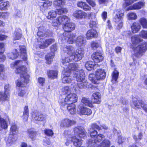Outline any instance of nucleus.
I'll use <instances>...</instances> for the list:
<instances>
[{"mask_svg":"<svg viewBox=\"0 0 147 147\" xmlns=\"http://www.w3.org/2000/svg\"><path fill=\"white\" fill-rule=\"evenodd\" d=\"M101 129V127L96 123H93L91 125L88 130L91 139L88 141V147H109L110 146V141L106 139L97 146V143L100 142L104 138V136L102 134L97 135V132L96 130L97 129L100 130Z\"/></svg>","mask_w":147,"mask_h":147,"instance_id":"nucleus-1","label":"nucleus"},{"mask_svg":"<svg viewBox=\"0 0 147 147\" xmlns=\"http://www.w3.org/2000/svg\"><path fill=\"white\" fill-rule=\"evenodd\" d=\"M65 52L70 56L71 59L76 61L81 60L84 56V51L81 49H78L75 52L74 48L71 46L65 45L63 47Z\"/></svg>","mask_w":147,"mask_h":147,"instance_id":"nucleus-2","label":"nucleus"},{"mask_svg":"<svg viewBox=\"0 0 147 147\" xmlns=\"http://www.w3.org/2000/svg\"><path fill=\"white\" fill-rule=\"evenodd\" d=\"M73 77L78 82V86L79 88H85L88 87L89 83L85 79V74L83 70L73 72Z\"/></svg>","mask_w":147,"mask_h":147,"instance_id":"nucleus-3","label":"nucleus"},{"mask_svg":"<svg viewBox=\"0 0 147 147\" xmlns=\"http://www.w3.org/2000/svg\"><path fill=\"white\" fill-rule=\"evenodd\" d=\"M17 74H20V78L17 81V85L19 87L25 86V83H28L29 81V76L27 74L26 68L24 66H21L16 70Z\"/></svg>","mask_w":147,"mask_h":147,"instance_id":"nucleus-4","label":"nucleus"},{"mask_svg":"<svg viewBox=\"0 0 147 147\" xmlns=\"http://www.w3.org/2000/svg\"><path fill=\"white\" fill-rule=\"evenodd\" d=\"M134 51V55L137 57L142 56L147 50V42H144L134 47L131 46Z\"/></svg>","mask_w":147,"mask_h":147,"instance_id":"nucleus-5","label":"nucleus"},{"mask_svg":"<svg viewBox=\"0 0 147 147\" xmlns=\"http://www.w3.org/2000/svg\"><path fill=\"white\" fill-rule=\"evenodd\" d=\"M106 77V72L104 69H98L95 74H91L89 75V79L94 83H97V80L104 79Z\"/></svg>","mask_w":147,"mask_h":147,"instance_id":"nucleus-6","label":"nucleus"},{"mask_svg":"<svg viewBox=\"0 0 147 147\" xmlns=\"http://www.w3.org/2000/svg\"><path fill=\"white\" fill-rule=\"evenodd\" d=\"M17 128L15 124H13L10 128V132L7 141V144L9 146H11L17 139L16 131Z\"/></svg>","mask_w":147,"mask_h":147,"instance_id":"nucleus-7","label":"nucleus"},{"mask_svg":"<svg viewBox=\"0 0 147 147\" xmlns=\"http://www.w3.org/2000/svg\"><path fill=\"white\" fill-rule=\"evenodd\" d=\"M123 15V13L120 9H117L114 11L113 20L115 22L119 24L118 29L120 28L123 26L122 20Z\"/></svg>","mask_w":147,"mask_h":147,"instance_id":"nucleus-8","label":"nucleus"},{"mask_svg":"<svg viewBox=\"0 0 147 147\" xmlns=\"http://www.w3.org/2000/svg\"><path fill=\"white\" fill-rule=\"evenodd\" d=\"M78 100L77 95L75 93H70L68 94L65 98L62 99L59 103L61 106H64L65 104H70L77 102Z\"/></svg>","mask_w":147,"mask_h":147,"instance_id":"nucleus-9","label":"nucleus"},{"mask_svg":"<svg viewBox=\"0 0 147 147\" xmlns=\"http://www.w3.org/2000/svg\"><path fill=\"white\" fill-rule=\"evenodd\" d=\"M76 35L72 33L65 32L59 37V39L61 40H67L69 44H72L76 42L77 39Z\"/></svg>","mask_w":147,"mask_h":147,"instance_id":"nucleus-10","label":"nucleus"},{"mask_svg":"<svg viewBox=\"0 0 147 147\" xmlns=\"http://www.w3.org/2000/svg\"><path fill=\"white\" fill-rule=\"evenodd\" d=\"M70 57L69 58L68 57H63L62 59V62L63 65L65 66H68V68L69 70H71L74 71V72L78 70V65L77 64H71L69 63V62L73 59H71Z\"/></svg>","mask_w":147,"mask_h":147,"instance_id":"nucleus-11","label":"nucleus"},{"mask_svg":"<svg viewBox=\"0 0 147 147\" xmlns=\"http://www.w3.org/2000/svg\"><path fill=\"white\" fill-rule=\"evenodd\" d=\"M38 40L37 47H39L40 49H44L47 47L54 41V40L53 39L45 40L44 38H42L38 39Z\"/></svg>","mask_w":147,"mask_h":147,"instance_id":"nucleus-12","label":"nucleus"},{"mask_svg":"<svg viewBox=\"0 0 147 147\" xmlns=\"http://www.w3.org/2000/svg\"><path fill=\"white\" fill-rule=\"evenodd\" d=\"M72 142L74 145L76 147H80L82 144V140L78 139L76 136H74L67 139L65 144L67 146H68Z\"/></svg>","mask_w":147,"mask_h":147,"instance_id":"nucleus-13","label":"nucleus"},{"mask_svg":"<svg viewBox=\"0 0 147 147\" xmlns=\"http://www.w3.org/2000/svg\"><path fill=\"white\" fill-rule=\"evenodd\" d=\"M70 70H67L64 72L63 77L62 79V81L64 84H69L73 81V79L71 76Z\"/></svg>","mask_w":147,"mask_h":147,"instance_id":"nucleus-14","label":"nucleus"},{"mask_svg":"<svg viewBox=\"0 0 147 147\" xmlns=\"http://www.w3.org/2000/svg\"><path fill=\"white\" fill-rule=\"evenodd\" d=\"M74 134L76 136L82 138L86 137V132L85 130L80 127H75L74 129Z\"/></svg>","mask_w":147,"mask_h":147,"instance_id":"nucleus-15","label":"nucleus"},{"mask_svg":"<svg viewBox=\"0 0 147 147\" xmlns=\"http://www.w3.org/2000/svg\"><path fill=\"white\" fill-rule=\"evenodd\" d=\"M78 108L80 110V115H90L92 113V112L90 109L84 107L82 104L79 106Z\"/></svg>","mask_w":147,"mask_h":147,"instance_id":"nucleus-16","label":"nucleus"},{"mask_svg":"<svg viewBox=\"0 0 147 147\" xmlns=\"http://www.w3.org/2000/svg\"><path fill=\"white\" fill-rule=\"evenodd\" d=\"M76 123V121L74 120H71L68 119H64L61 120L60 126L63 127H67Z\"/></svg>","mask_w":147,"mask_h":147,"instance_id":"nucleus-17","label":"nucleus"},{"mask_svg":"<svg viewBox=\"0 0 147 147\" xmlns=\"http://www.w3.org/2000/svg\"><path fill=\"white\" fill-rule=\"evenodd\" d=\"M145 3L144 1H142L138 3L134 4L132 6L129 7L127 11L134 9H139L144 7L145 5Z\"/></svg>","mask_w":147,"mask_h":147,"instance_id":"nucleus-18","label":"nucleus"},{"mask_svg":"<svg viewBox=\"0 0 147 147\" xmlns=\"http://www.w3.org/2000/svg\"><path fill=\"white\" fill-rule=\"evenodd\" d=\"M75 24L72 22L66 23L64 24L63 29L66 32H71L74 30L75 28Z\"/></svg>","mask_w":147,"mask_h":147,"instance_id":"nucleus-19","label":"nucleus"},{"mask_svg":"<svg viewBox=\"0 0 147 147\" xmlns=\"http://www.w3.org/2000/svg\"><path fill=\"white\" fill-rule=\"evenodd\" d=\"M32 117L35 120L38 121H42L46 120L45 115L38 112L33 113L32 114Z\"/></svg>","mask_w":147,"mask_h":147,"instance_id":"nucleus-20","label":"nucleus"},{"mask_svg":"<svg viewBox=\"0 0 147 147\" xmlns=\"http://www.w3.org/2000/svg\"><path fill=\"white\" fill-rule=\"evenodd\" d=\"M92 59L96 63H98L102 61L103 59V57L101 53L98 52L93 53L92 55Z\"/></svg>","mask_w":147,"mask_h":147,"instance_id":"nucleus-21","label":"nucleus"},{"mask_svg":"<svg viewBox=\"0 0 147 147\" xmlns=\"http://www.w3.org/2000/svg\"><path fill=\"white\" fill-rule=\"evenodd\" d=\"M98 36L96 31L92 29L88 30L86 34V36L87 39H90L96 37Z\"/></svg>","mask_w":147,"mask_h":147,"instance_id":"nucleus-22","label":"nucleus"},{"mask_svg":"<svg viewBox=\"0 0 147 147\" xmlns=\"http://www.w3.org/2000/svg\"><path fill=\"white\" fill-rule=\"evenodd\" d=\"M101 94L98 92H96L92 94V101L94 103L99 104L100 102Z\"/></svg>","mask_w":147,"mask_h":147,"instance_id":"nucleus-23","label":"nucleus"},{"mask_svg":"<svg viewBox=\"0 0 147 147\" xmlns=\"http://www.w3.org/2000/svg\"><path fill=\"white\" fill-rule=\"evenodd\" d=\"M20 50V51L21 57L24 61L27 59V54L26 47L24 46H19Z\"/></svg>","mask_w":147,"mask_h":147,"instance_id":"nucleus-24","label":"nucleus"},{"mask_svg":"<svg viewBox=\"0 0 147 147\" xmlns=\"http://www.w3.org/2000/svg\"><path fill=\"white\" fill-rule=\"evenodd\" d=\"M22 36V32L20 28H16L15 30L13 36V39L14 40L20 39L21 38Z\"/></svg>","mask_w":147,"mask_h":147,"instance_id":"nucleus-25","label":"nucleus"},{"mask_svg":"<svg viewBox=\"0 0 147 147\" xmlns=\"http://www.w3.org/2000/svg\"><path fill=\"white\" fill-rule=\"evenodd\" d=\"M86 13L80 10H77L73 14L74 16L78 18H85Z\"/></svg>","mask_w":147,"mask_h":147,"instance_id":"nucleus-26","label":"nucleus"},{"mask_svg":"<svg viewBox=\"0 0 147 147\" xmlns=\"http://www.w3.org/2000/svg\"><path fill=\"white\" fill-rule=\"evenodd\" d=\"M86 42L84 37L83 36H80L77 38L76 43L77 45L81 46L85 44Z\"/></svg>","mask_w":147,"mask_h":147,"instance_id":"nucleus-27","label":"nucleus"},{"mask_svg":"<svg viewBox=\"0 0 147 147\" xmlns=\"http://www.w3.org/2000/svg\"><path fill=\"white\" fill-rule=\"evenodd\" d=\"M141 26L138 23L134 22L131 26V28L132 32L136 33L138 32L141 28Z\"/></svg>","mask_w":147,"mask_h":147,"instance_id":"nucleus-28","label":"nucleus"},{"mask_svg":"<svg viewBox=\"0 0 147 147\" xmlns=\"http://www.w3.org/2000/svg\"><path fill=\"white\" fill-rule=\"evenodd\" d=\"M131 42L133 45H136L142 42L143 40L141 39L139 35H135L131 38Z\"/></svg>","mask_w":147,"mask_h":147,"instance_id":"nucleus-29","label":"nucleus"},{"mask_svg":"<svg viewBox=\"0 0 147 147\" xmlns=\"http://www.w3.org/2000/svg\"><path fill=\"white\" fill-rule=\"evenodd\" d=\"M65 1L64 0H55L54 1L53 4L56 7H61L64 5Z\"/></svg>","mask_w":147,"mask_h":147,"instance_id":"nucleus-30","label":"nucleus"},{"mask_svg":"<svg viewBox=\"0 0 147 147\" xmlns=\"http://www.w3.org/2000/svg\"><path fill=\"white\" fill-rule=\"evenodd\" d=\"M67 106V110L71 114H75L76 112V106L73 104H68Z\"/></svg>","mask_w":147,"mask_h":147,"instance_id":"nucleus-31","label":"nucleus"},{"mask_svg":"<svg viewBox=\"0 0 147 147\" xmlns=\"http://www.w3.org/2000/svg\"><path fill=\"white\" fill-rule=\"evenodd\" d=\"M4 47L3 44L0 43V62L3 61L5 59V56L2 54L4 51Z\"/></svg>","mask_w":147,"mask_h":147,"instance_id":"nucleus-32","label":"nucleus"},{"mask_svg":"<svg viewBox=\"0 0 147 147\" xmlns=\"http://www.w3.org/2000/svg\"><path fill=\"white\" fill-rule=\"evenodd\" d=\"M57 18L60 25L62 23L65 24L67 22H68L70 20L68 17L65 16L59 17Z\"/></svg>","mask_w":147,"mask_h":147,"instance_id":"nucleus-33","label":"nucleus"},{"mask_svg":"<svg viewBox=\"0 0 147 147\" xmlns=\"http://www.w3.org/2000/svg\"><path fill=\"white\" fill-rule=\"evenodd\" d=\"M95 66V62L90 61H87L85 64L86 68L88 70H91Z\"/></svg>","mask_w":147,"mask_h":147,"instance_id":"nucleus-34","label":"nucleus"},{"mask_svg":"<svg viewBox=\"0 0 147 147\" xmlns=\"http://www.w3.org/2000/svg\"><path fill=\"white\" fill-rule=\"evenodd\" d=\"M81 102L86 106L90 107H93L92 104V101H90L89 99L87 98H83L81 100Z\"/></svg>","mask_w":147,"mask_h":147,"instance_id":"nucleus-35","label":"nucleus"},{"mask_svg":"<svg viewBox=\"0 0 147 147\" xmlns=\"http://www.w3.org/2000/svg\"><path fill=\"white\" fill-rule=\"evenodd\" d=\"M47 75L49 78L54 79L57 77V72L55 70H50L47 72Z\"/></svg>","mask_w":147,"mask_h":147,"instance_id":"nucleus-36","label":"nucleus"},{"mask_svg":"<svg viewBox=\"0 0 147 147\" xmlns=\"http://www.w3.org/2000/svg\"><path fill=\"white\" fill-rule=\"evenodd\" d=\"M54 56V53H51L47 54L45 58L47 63L50 64L51 63Z\"/></svg>","mask_w":147,"mask_h":147,"instance_id":"nucleus-37","label":"nucleus"},{"mask_svg":"<svg viewBox=\"0 0 147 147\" xmlns=\"http://www.w3.org/2000/svg\"><path fill=\"white\" fill-rule=\"evenodd\" d=\"M133 104L135 107L138 109L142 108V106L145 103L142 100H134L133 101Z\"/></svg>","mask_w":147,"mask_h":147,"instance_id":"nucleus-38","label":"nucleus"},{"mask_svg":"<svg viewBox=\"0 0 147 147\" xmlns=\"http://www.w3.org/2000/svg\"><path fill=\"white\" fill-rule=\"evenodd\" d=\"M28 106H25L23 113V115L22 117V118L24 121H26L28 119Z\"/></svg>","mask_w":147,"mask_h":147,"instance_id":"nucleus-39","label":"nucleus"},{"mask_svg":"<svg viewBox=\"0 0 147 147\" xmlns=\"http://www.w3.org/2000/svg\"><path fill=\"white\" fill-rule=\"evenodd\" d=\"M51 3L49 2V1H47L43 3H40L39 5L40 8L42 10H44L46 9L48 7L51 5Z\"/></svg>","mask_w":147,"mask_h":147,"instance_id":"nucleus-40","label":"nucleus"},{"mask_svg":"<svg viewBox=\"0 0 147 147\" xmlns=\"http://www.w3.org/2000/svg\"><path fill=\"white\" fill-rule=\"evenodd\" d=\"M57 16V13L55 11L52 10L48 13L47 17L48 19L52 20L55 18Z\"/></svg>","mask_w":147,"mask_h":147,"instance_id":"nucleus-41","label":"nucleus"},{"mask_svg":"<svg viewBox=\"0 0 147 147\" xmlns=\"http://www.w3.org/2000/svg\"><path fill=\"white\" fill-rule=\"evenodd\" d=\"M27 133L29 137L32 140H35L36 136V132L32 129H29L27 131Z\"/></svg>","mask_w":147,"mask_h":147,"instance_id":"nucleus-42","label":"nucleus"},{"mask_svg":"<svg viewBox=\"0 0 147 147\" xmlns=\"http://www.w3.org/2000/svg\"><path fill=\"white\" fill-rule=\"evenodd\" d=\"M37 35L40 37V38H41L42 37L45 38L50 35L49 32L45 30H43L42 31H38L37 32Z\"/></svg>","mask_w":147,"mask_h":147,"instance_id":"nucleus-43","label":"nucleus"},{"mask_svg":"<svg viewBox=\"0 0 147 147\" xmlns=\"http://www.w3.org/2000/svg\"><path fill=\"white\" fill-rule=\"evenodd\" d=\"M57 15H61L66 13L67 12V9L65 8L62 7L60 9H57L56 10Z\"/></svg>","mask_w":147,"mask_h":147,"instance_id":"nucleus-44","label":"nucleus"},{"mask_svg":"<svg viewBox=\"0 0 147 147\" xmlns=\"http://www.w3.org/2000/svg\"><path fill=\"white\" fill-rule=\"evenodd\" d=\"M139 22L143 28H147V20L146 19L144 18H141Z\"/></svg>","mask_w":147,"mask_h":147,"instance_id":"nucleus-45","label":"nucleus"},{"mask_svg":"<svg viewBox=\"0 0 147 147\" xmlns=\"http://www.w3.org/2000/svg\"><path fill=\"white\" fill-rule=\"evenodd\" d=\"M127 16L128 19L129 20H135L137 18L136 14L134 12H130L128 13Z\"/></svg>","mask_w":147,"mask_h":147,"instance_id":"nucleus-46","label":"nucleus"},{"mask_svg":"<svg viewBox=\"0 0 147 147\" xmlns=\"http://www.w3.org/2000/svg\"><path fill=\"white\" fill-rule=\"evenodd\" d=\"M118 76L119 72L116 70H114L112 74V82H113L114 81H116L118 78Z\"/></svg>","mask_w":147,"mask_h":147,"instance_id":"nucleus-47","label":"nucleus"},{"mask_svg":"<svg viewBox=\"0 0 147 147\" xmlns=\"http://www.w3.org/2000/svg\"><path fill=\"white\" fill-rule=\"evenodd\" d=\"M5 93L6 96V98L7 99H9L10 96L9 92V91L10 90V88L9 87V84L5 85L4 87Z\"/></svg>","mask_w":147,"mask_h":147,"instance_id":"nucleus-48","label":"nucleus"},{"mask_svg":"<svg viewBox=\"0 0 147 147\" xmlns=\"http://www.w3.org/2000/svg\"><path fill=\"white\" fill-rule=\"evenodd\" d=\"M8 4V2H3L1 3H0V9L4 10L6 9Z\"/></svg>","mask_w":147,"mask_h":147,"instance_id":"nucleus-49","label":"nucleus"},{"mask_svg":"<svg viewBox=\"0 0 147 147\" xmlns=\"http://www.w3.org/2000/svg\"><path fill=\"white\" fill-rule=\"evenodd\" d=\"M17 50L15 49V53H13L11 55H8L9 58L12 59H16L18 55V53L17 52Z\"/></svg>","mask_w":147,"mask_h":147,"instance_id":"nucleus-50","label":"nucleus"},{"mask_svg":"<svg viewBox=\"0 0 147 147\" xmlns=\"http://www.w3.org/2000/svg\"><path fill=\"white\" fill-rule=\"evenodd\" d=\"M139 35L144 38H147V31L142 30L140 32Z\"/></svg>","mask_w":147,"mask_h":147,"instance_id":"nucleus-51","label":"nucleus"},{"mask_svg":"<svg viewBox=\"0 0 147 147\" xmlns=\"http://www.w3.org/2000/svg\"><path fill=\"white\" fill-rule=\"evenodd\" d=\"M44 131L45 134L48 136H51L53 134L52 130L49 129H46Z\"/></svg>","mask_w":147,"mask_h":147,"instance_id":"nucleus-52","label":"nucleus"},{"mask_svg":"<svg viewBox=\"0 0 147 147\" xmlns=\"http://www.w3.org/2000/svg\"><path fill=\"white\" fill-rule=\"evenodd\" d=\"M62 91L64 94H67L71 92V89L68 86H65L62 88Z\"/></svg>","mask_w":147,"mask_h":147,"instance_id":"nucleus-53","label":"nucleus"},{"mask_svg":"<svg viewBox=\"0 0 147 147\" xmlns=\"http://www.w3.org/2000/svg\"><path fill=\"white\" fill-rule=\"evenodd\" d=\"M52 25L54 26H58L60 25V24L59 22V20L57 18L56 19L54 20L52 23Z\"/></svg>","mask_w":147,"mask_h":147,"instance_id":"nucleus-54","label":"nucleus"},{"mask_svg":"<svg viewBox=\"0 0 147 147\" xmlns=\"http://www.w3.org/2000/svg\"><path fill=\"white\" fill-rule=\"evenodd\" d=\"M118 142L119 144H121L122 143L125 142L127 140V139L123 137L119 136L118 137Z\"/></svg>","mask_w":147,"mask_h":147,"instance_id":"nucleus-55","label":"nucleus"},{"mask_svg":"<svg viewBox=\"0 0 147 147\" xmlns=\"http://www.w3.org/2000/svg\"><path fill=\"white\" fill-rule=\"evenodd\" d=\"M137 0H125V1L126 6H128L131 5Z\"/></svg>","mask_w":147,"mask_h":147,"instance_id":"nucleus-56","label":"nucleus"},{"mask_svg":"<svg viewBox=\"0 0 147 147\" xmlns=\"http://www.w3.org/2000/svg\"><path fill=\"white\" fill-rule=\"evenodd\" d=\"M6 98V96L5 94H3L1 92H0V100H8L9 99H7Z\"/></svg>","mask_w":147,"mask_h":147,"instance_id":"nucleus-57","label":"nucleus"},{"mask_svg":"<svg viewBox=\"0 0 147 147\" xmlns=\"http://www.w3.org/2000/svg\"><path fill=\"white\" fill-rule=\"evenodd\" d=\"M45 79L43 78L40 77L38 79V82L40 85L42 86L45 83Z\"/></svg>","mask_w":147,"mask_h":147,"instance_id":"nucleus-58","label":"nucleus"},{"mask_svg":"<svg viewBox=\"0 0 147 147\" xmlns=\"http://www.w3.org/2000/svg\"><path fill=\"white\" fill-rule=\"evenodd\" d=\"M83 9L85 11H90L91 9V7L85 3L84 6L83 7Z\"/></svg>","mask_w":147,"mask_h":147,"instance_id":"nucleus-59","label":"nucleus"},{"mask_svg":"<svg viewBox=\"0 0 147 147\" xmlns=\"http://www.w3.org/2000/svg\"><path fill=\"white\" fill-rule=\"evenodd\" d=\"M85 3V2L83 1H79L77 3V5L78 7L83 9Z\"/></svg>","mask_w":147,"mask_h":147,"instance_id":"nucleus-60","label":"nucleus"},{"mask_svg":"<svg viewBox=\"0 0 147 147\" xmlns=\"http://www.w3.org/2000/svg\"><path fill=\"white\" fill-rule=\"evenodd\" d=\"M50 143V141L49 139H45L43 140V144L45 146L49 145Z\"/></svg>","mask_w":147,"mask_h":147,"instance_id":"nucleus-61","label":"nucleus"},{"mask_svg":"<svg viewBox=\"0 0 147 147\" xmlns=\"http://www.w3.org/2000/svg\"><path fill=\"white\" fill-rule=\"evenodd\" d=\"M57 49V47L56 44L52 45L51 47V53H54V52L56 51Z\"/></svg>","mask_w":147,"mask_h":147,"instance_id":"nucleus-62","label":"nucleus"},{"mask_svg":"<svg viewBox=\"0 0 147 147\" xmlns=\"http://www.w3.org/2000/svg\"><path fill=\"white\" fill-rule=\"evenodd\" d=\"M26 92L23 90H19L18 95L22 97L26 94Z\"/></svg>","mask_w":147,"mask_h":147,"instance_id":"nucleus-63","label":"nucleus"},{"mask_svg":"<svg viewBox=\"0 0 147 147\" xmlns=\"http://www.w3.org/2000/svg\"><path fill=\"white\" fill-rule=\"evenodd\" d=\"M91 46L93 49H94L98 47L99 44L98 43L93 42L91 43Z\"/></svg>","mask_w":147,"mask_h":147,"instance_id":"nucleus-64","label":"nucleus"}]
</instances>
